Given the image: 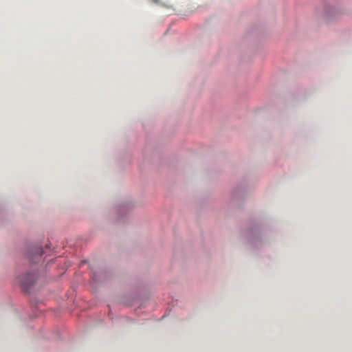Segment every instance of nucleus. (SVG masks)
I'll return each instance as SVG.
<instances>
[{
	"label": "nucleus",
	"mask_w": 352,
	"mask_h": 352,
	"mask_svg": "<svg viewBox=\"0 0 352 352\" xmlns=\"http://www.w3.org/2000/svg\"><path fill=\"white\" fill-rule=\"evenodd\" d=\"M151 2L152 3L161 6H162L164 8H166L168 9L174 10V8H173L172 5H170L169 3H168L166 2H164V1H162V0H151Z\"/></svg>",
	"instance_id": "1"
}]
</instances>
